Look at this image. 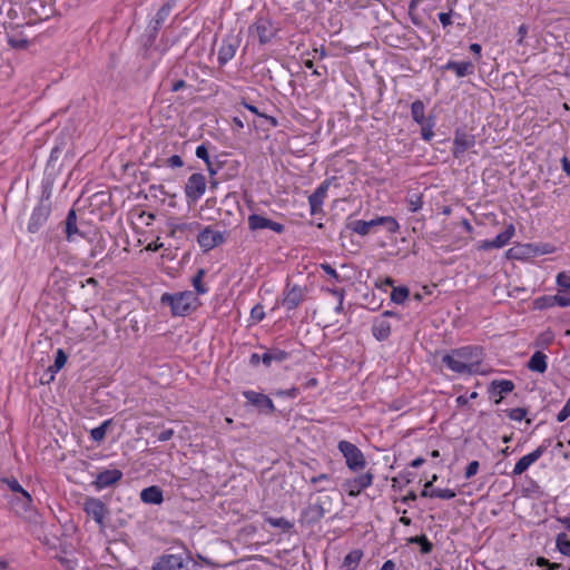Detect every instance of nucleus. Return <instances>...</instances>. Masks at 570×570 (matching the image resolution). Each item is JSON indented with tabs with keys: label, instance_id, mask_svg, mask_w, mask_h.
I'll return each mask as SVG.
<instances>
[{
	"label": "nucleus",
	"instance_id": "obj_1",
	"mask_svg": "<svg viewBox=\"0 0 570 570\" xmlns=\"http://www.w3.org/2000/svg\"><path fill=\"white\" fill-rule=\"evenodd\" d=\"M482 361V348L479 346H462L443 355L442 363L458 374H472Z\"/></svg>",
	"mask_w": 570,
	"mask_h": 570
},
{
	"label": "nucleus",
	"instance_id": "obj_2",
	"mask_svg": "<svg viewBox=\"0 0 570 570\" xmlns=\"http://www.w3.org/2000/svg\"><path fill=\"white\" fill-rule=\"evenodd\" d=\"M163 305L170 307L173 316H186L198 307V297L191 291L169 294L164 293L160 297Z\"/></svg>",
	"mask_w": 570,
	"mask_h": 570
},
{
	"label": "nucleus",
	"instance_id": "obj_3",
	"mask_svg": "<svg viewBox=\"0 0 570 570\" xmlns=\"http://www.w3.org/2000/svg\"><path fill=\"white\" fill-rule=\"evenodd\" d=\"M337 449L344 456L348 470L356 473L365 469L367 464L366 459L355 444L342 440L338 442Z\"/></svg>",
	"mask_w": 570,
	"mask_h": 570
},
{
	"label": "nucleus",
	"instance_id": "obj_4",
	"mask_svg": "<svg viewBox=\"0 0 570 570\" xmlns=\"http://www.w3.org/2000/svg\"><path fill=\"white\" fill-rule=\"evenodd\" d=\"M277 27L266 17H258L248 28V35L257 38L259 45L269 43L277 35Z\"/></svg>",
	"mask_w": 570,
	"mask_h": 570
},
{
	"label": "nucleus",
	"instance_id": "obj_5",
	"mask_svg": "<svg viewBox=\"0 0 570 570\" xmlns=\"http://www.w3.org/2000/svg\"><path fill=\"white\" fill-rule=\"evenodd\" d=\"M332 499L327 494L316 498L304 511L303 518L308 524L318 522L324 515L331 511Z\"/></svg>",
	"mask_w": 570,
	"mask_h": 570
},
{
	"label": "nucleus",
	"instance_id": "obj_6",
	"mask_svg": "<svg viewBox=\"0 0 570 570\" xmlns=\"http://www.w3.org/2000/svg\"><path fill=\"white\" fill-rule=\"evenodd\" d=\"M189 562L188 556L164 553L155 560L151 570H189Z\"/></svg>",
	"mask_w": 570,
	"mask_h": 570
},
{
	"label": "nucleus",
	"instance_id": "obj_7",
	"mask_svg": "<svg viewBox=\"0 0 570 570\" xmlns=\"http://www.w3.org/2000/svg\"><path fill=\"white\" fill-rule=\"evenodd\" d=\"M51 214V204L49 197H42L39 204L33 208L27 229L29 233H37L48 220Z\"/></svg>",
	"mask_w": 570,
	"mask_h": 570
},
{
	"label": "nucleus",
	"instance_id": "obj_8",
	"mask_svg": "<svg viewBox=\"0 0 570 570\" xmlns=\"http://www.w3.org/2000/svg\"><path fill=\"white\" fill-rule=\"evenodd\" d=\"M226 232H220L212 226L205 227L197 237V242L204 252H209L216 246L225 243Z\"/></svg>",
	"mask_w": 570,
	"mask_h": 570
},
{
	"label": "nucleus",
	"instance_id": "obj_9",
	"mask_svg": "<svg viewBox=\"0 0 570 570\" xmlns=\"http://www.w3.org/2000/svg\"><path fill=\"white\" fill-rule=\"evenodd\" d=\"M85 512L90 515L100 528L105 527V519L109 513L107 505L98 498L88 497L83 502Z\"/></svg>",
	"mask_w": 570,
	"mask_h": 570
},
{
	"label": "nucleus",
	"instance_id": "obj_10",
	"mask_svg": "<svg viewBox=\"0 0 570 570\" xmlns=\"http://www.w3.org/2000/svg\"><path fill=\"white\" fill-rule=\"evenodd\" d=\"M206 190V178L203 174L195 173L189 176L185 185V195L188 200L197 202Z\"/></svg>",
	"mask_w": 570,
	"mask_h": 570
},
{
	"label": "nucleus",
	"instance_id": "obj_11",
	"mask_svg": "<svg viewBox=\"0 0 570 570\" xmlns=\"http://www.w3.org/2000/svg\"><path fill=\"white\" fill-rule=\"evenodd\" d=\"M373 479V473L365 472L357 476L346 479L343 483V489L350 497H357L363 490L372 485Z\"/></svg>",
	"mask_w": 570,
	"mask_h": 570
},
{
	"label": "nucleus",
	"instance_id": "obj_12",
	"mask_svg": "<svg viewBox=\"0 0 570 570\" xmlns=\"http://www.w3.org/2000/svg\"><path fill=\"white\" fill-rule=\"evenodd\" d=\"M239 43L240 39L238 35L229 33L223 39L217 57L219 65L223 66L235 57Z\"/></svg>",
	"mask_w": 570,
	"mask_h": 570
},
{
	"label": "nucleus",
	"instance_id": "obj_13",
	"mask_svg": "<svg viewBox=\"0 0 570 570\" xmlns=\"http://www.w3.org/2000/svg\"><path fill=\"white\" fill-rule=\"evenodd\" d=\"M247 223H248V228L250 230H259V229L268 228L277 234H282L285 229L283 224L274 222L272 219H268L258 214L249 215L247 218Z\"/></svg>",
	"mask_w": 570,
	"mask_h": 570
},
{
	"label": "nucleus",
	"instance_id": "obj_14",
	"mask_svg": "<svg viewBox=\"0 0 570 570\" xmlns=\"http://www.w3.org/2000/svg\"><path fill=\"white\" fill-rule=\"evenodd\" d=\"M170 12H171V4L167 2L159 8L155 18L150 21L148 29H147L149 45H151L154 42L159 29L161 28L164 22L167 20Z\"/></svg>",
	"mask_w": 570,
	"mask_h": 570
},
{
	"label": "nucleus",
	"instance_id": "obj_15",
	"mask_svg": "<svg viewBox=\"0 0 570 570\" xmlns=\"http://www.w3.org/2000/svg\"><path fill=\"white\" fill-rule=\"evenodd\" d=\"M306 288L299 285H287L284 291L283 305L287 309H295L305 299Z\"/></svg>",
	"mask_w": 570,
	"mask_h": 570
},
{
	"label": "nucleus",
	"instance_id": "obj_16",
	"mask_svg": "<svg viewBox=\"0 0 570 570\" xmlns=\"http://www.w3.org/2000/svg\"><path fill=\"white\" fill-rule=\"evenodd\" d=\"M475 145V137L464 131L456 130L453 140L452 154L455 158H460L468 149Z\"/></svg>",
	"mask_w": 570,
	"mask_h": 570
},
{
	"label": "nucleus",
	"instance_id": "obj_17",
	"mask_svg": "<svg viewBox=\"0 0 570 570\" xmlns=\"http://www.w3.org/2000/svg\"><path fill=\"white\" fill-rule=\"evenodd\" d=\"M243 395L248 403L256 406L259 411L266 413H273L275 411L273 401L265 394L255 391H244Z\"/></svg>",
	"mask_w": 570,
	"mask_h": 570
},
{
	"label": "nucleus",
	"instance_id": "obj_18",
	"mask_svg": "<svg viewBox=\"0 0 570 570\" xmlns=\"http://www.w3.org/2000/svg\"><path fill=\"white\" fill-rule=\"evenodd\" d=\"M122 479V472L118 469L105 470L97 474L92 485L96 490H102L112 487Z\"/></svg>",
	"mask_w": 570,
	"mask_h": 570
},
{
	"label": "nucleus",
	"instance_id": "obj_19",
	"mask_svg": "<svg viewBox=\"0 0 570 570\" xmlns=\"http://www.w3.org/2000/svg\"><path fill=\"white\" fill-rule=\"evenodd\" d=\"M331 185V180H324L316 190L308 197V203L311 207V213L313 215L322 212L324 199L326 198L328 188Z\"/></svg>",
	"mask_w": 570,
	"mask_h": 570
},
{
	"label": "nucleus",
	"instance_id": "obj_20",
	"mask_svg": "<svg viewBox=\"0 0 570 570\" xmlns=\"http://www.w3.org/2000/svg\"><path fill=\"white\" fill-rule=\"evenodd\" d=\"M68 356L62 348H58L56 352L55 362L50 365L40 381L41 383H50L53 381L56 373H58L67 363Z\"/></svg>",
	"mask_w": 570,
	"mask_h": 570
},
{
	"label": "nucleus",
	"instance_id": "obj_21",
	"mask_svg": "<svg viewBox=\"0 0 570 570\" xmlns=\"http://www.w3.org/2000/svg\"><path fill=\"white\" fill-rule=\"evenodd\" d=\"M381 222H382V219H379V217L375 219H371V220H362V219L348 220L346 223V228L361 235V236H365V235H368L374 227L380 226Z\"/></svg>",
	"mask_w": 570,
	"mask_h": 570
},
{
	"label": "nucleus",
	"instance_id": "obj_22",
	"mask_svg": "<svg viewBox=\"0 0 570 570\" xmlns=\"http://www.w3.org/2000/svg\"><path fill=\"white\" fill-rule=\"evenodd\" d=\"M514 383L509 380H494L491 382L489 393L492 397L498 396L494 401L497 404L501 402L505 394L512 392Z\"/></svg>",
	"mask_w": 570,
	"mask_h": 570
},
{
	"label": "nucleus",
	"instance_id": "obj_23",
	"mask_svg": "<svg viewBox=\"0 0 570 570\" xmlns=\"http://www.w3.org/2000/svg\"><path fill=\"white\" fill-rule=\"evenodd\" d=\"M514 235V226L510 224L503 232L498 234L495 238L491 240H485L482 244V248L491 249V248H502L505 246L512 236Z\"/></svg>",
	"mask_w": 570,
	"mask_h": 570
},
{
	"label": "nucleus",
	"instance_id": "obj_24",
	"mask_svg": "<svg viewBox=\"0 0 570 570\" xmlns=\"http://www.w3.org/2000/svg\"><path fill=\"white\" fill-rule=\"evenodd\" d=\"M542 456V450H534L531 453L522 456L514 465L512 475H521L525 472L531 464L537 462Z\"/></svg>",
	"mask_w": 570,
	"mask_h": 570
},
{
	"label": "nucleus",
	"instance_id": "obj_25",
	"mask_svg": "<svg viewBox=\"0 0 570 570\" xmlns=\"http://www.w3.org/2000/svg\"><path fill=\"white\" fill-rule=\"evenodd\" d=\"M140 500L147 504H160L164 501L163 490L151 485L140 492Z\"/></svg>",
	"mask_w": 570,
	"mask_h": 570
},
{
	"label": "nucleus",
	"instance_id": "obj_26",
	"mask_svg": "<svg viewBox=\"0 0 570 570\" xmlns=\"http://www.w3.org/2000/svg\"><path fill=\"white\" fill-rule=\"evenodd\" d=\"M444 68L454 71L460 78L472 75L474 71V65L471 61L450 60Z\"/></svg>",
	"mask_w": 570,
	"mask_h": 570
},
{
	"label": "nucleus",
	"instance_id": "obj_27",
	"mask_svg": "<svg viewBox=\"0 0 570 570\" xmlns=\"http://www.w3.org/2000/svg\"><path fill=\"white\" fill-rule=\"evenodd\" d=\"M289 357L286 351L279 348H271L262 355V362L265 366H271L273 362L282 363Z\"/></svg>",
	"mask_w": 570,
	"mask_h": 570
},
{
	"label": "nucleus",
	"instance_id": "obj_28",
	"mask_svg": "<svg viewBox=\"0 0 570 570\" xmlns=\"http://www.w3.org/2000/svg\"><path fill=\"white\" fill-rule=\"evenodd\" d=\"M547 367V355L541 351L534 352L528 362V368L532 372L544 373Z\"/></svg>",
	"mask_w": 570,
	"mask_h": 570
},
{
	"label": "nucleus",
	"instance_id": "obj_29",
	"mask_svg": "<svg viewBox=\"0 0 570 570\" xmlns=\"http://www.w3.org/2000/svg\"><path fill=\"white\" fill-rule=\"evenodd\" d=\"M372 333L379 341L386 340L391 334V325L385 318H377L372 325Z\"/></svg>",
	"mask_w": 570,
	"mask_h": 570
},
{
	"label": "nucleus",
	"instance_id": "obj_30",
	"mask_svg": "<svg viewBox=\"0 0 570 570\" xmlns=\"http://www.w3.org/2000/svg\"><path fill=\"white\" fill-rule=\"evenodd\" d=\"M65 232L68 242H72L75 235L82 236V233H80V230L77 227V214L75 209H70L67 215Z\"/></svg>",
	"mask_w": 570,
	"mask_h": 570
},
{
	"label": "nucleus",
	"instance_id": "obj_31",
	"mask_svg": "<svg viewBox=\"0 0 570 570\" xmlns=\"http://www.w3.org/2000/svg\"><path fill=\"white\" fill-rule=\"evenodd\" d=\"M363 558V551L360 549L352 550L348 552L343 561L345 570H355Z\"/></svg>",
	"mask_w": 570,
	"mask_h": 570
},
{
	"label": "nucleus",
	"instance_id": "obj_32",
	"mask_svg": "<svg viewBox=\"0 0 570 570\" xmlns=\"http://www.w3.org/2000/svg\"><path fill=\"white\" fill-rule=\"evenodd\" d=\"M3 483H6L7 487L16 494L23 495L24 504H29L32 502L31 495L20 485L17 479H3Z\"/></svg>",
	"mask_w": 570,
	"mask_h": 570
},
{
	"label": "nucleus",
	"instance_id": "obj_33",
	"mask_svg": "<svg viewBox=\"0 0 570 570\" xmlns=\"http://www.w3.org/2000/svg\"><path fill=\"white\" fill-rule=\"evenodd\" d=\"M424 111H425V106L421 100H415L412 102L411 115L415 122L420 124V122H424L425 120H428V118H425V116H424Z\"/></svg>",
	"mask_w": 570,
	"mask_h": 570
},
{
	"label": "nucleus",
	"instance_id": "obj_34",
	"mask_svg": "<svg viewBox=\"0 0 570 570\" xmlns=\"http://www.w3.org/2000/svg\"><path fill=\"white\" fill-rule=\"evenodd\" d=\"M111 424V420H106L99 426L90 431V438L95 442H101L106 438L107 429Z\"/></svg>",
	"mask_w": 570,
	"mask_h": 570
},
{
	"label": "nucleus",
	"instance_id": "obj_35",
	"mask_svg": "<svg viewBox=\"0 0 570 570\" xmlns=\"http://www.w3.org/2000/svg\"><path fill=\"white\" fill-rule=\"evenodd\" d=\"M410 543H417L420 544L421 547V552L423 554H429L432 552L433 550V544L432 542L426 538V535L422 534V535H417V537H412L410 540H409Z\"/></svg>",
	"mask_w": 570,
	"mask_h": 570
},
{
	"label": "nucleus",
	"instance_id": "obj_36",
	"mask_svg": "<svg viewBox=\"0 0 570 570\" xmlns=\"http://www.w3.org/2000/svg\"><path fill=\"white\" fill-rule=\"evenodd\" d=\"M205 276V269L200 268L197 271V273L193 276L191 283L197 294H205L207 293V287L203 283V278Z\"/></svg>",
	"mask_w": 570,
	"mask_h": 570
},
{
	"label": "nucleus",
	"instance_id": "obj_37",
	"mask_svg": "<svg viewBox=\"0 0 570 570\" xmlns=\"http://www.w3.org/2000/svg\"><path fill=\"white\" fill-rule=\"evenodd\" d=\"M421 126V136L425 141H430L433 136V127H434V120L432 117H429L428 120L424 122L419 124Z\"/></svg>",
	"mask_w": 570,
	"mask_h": 570
},
{
	"label": "nucleus",
	"instance_id": "obj_38",
	"mask_svg": "<svg viewBox=\"0 0 570 570\" xmlns=\"http://www.w3.org/2000/svg\"><path fill=\"white\" fill-rule=\"evenodd\" d=\"M557 549L564 556L570 557V539L566 533H559L556 540Z\"/></svg>",
	"mask_w": 570,
	"mask_h": 570
},
{
	"label": "nucleus",
	"instance_id": "obj_39",
	"mask_svg": "<svg viewBox=\"0 0 570 570\" xmlns=\"http://www.w3.org/2000/svg\"><path fill=\"white\" fill-rule=\"evenodd\" d=\"M410 292L406 287H394L391 293V299L396 304H401L407 298Z\"/></svg>",
	"mask_w": 570,
	"mask_h": 570
},
{
	"label": "nucleus",
	"instance_id": "obj_40",
	"mask_svg": "<svg viewBox=\"0 0 570 570\" xmlns=\"http://www.w3.org/2000/svg\"><path fill=\"white\" fill-rule=\"evenodd\" d=\"M10 503L17 513L27 512L31 509L32 505V502L29 504H24L23 495L20 494H17L16 499H12Z\"/></svg>",
	"mask_w": 570,
	"mask_h": 570
},
{
	"label": "nucleus",
	"instance_id": "obj_41",
	"mask_svg": "<svg viewBox=\"0 0 570 570\" xmlns=\"http://www.w3.org/2000/svg\"><path fill=\"white\" fill-rule=\"evenodd\" d=\"M429 494L430 498H439L443 500H450L456 495V493L451 489H432Z\"/></svg>",
	"mask_w": 570,
	"mask_h": 570
},
{
	"label": "nucleus",
	"instance_id": "obj_42",
	"mask_svg": "<svg viewBox=\"0 0 570 570\" xmlns=\"http://www.w3.org/2000/svg\"><path fill=\"white\" fill-rule=\"evenodd\" d=\"M199 227V224L198 223H179V224H175L173 225V228H171V234H176V233H187V232H190L193 230V228H197Z\"/></svg>",
	"mask_w": 570,
	"mask_h": 570
},
{
	"label": "nucleus",
	"instance_id": "obj_43",
	"mask_svg": "<svg viewBox=\"0 0 570 570\" xmlns=\"http://www.w3.org/2000/svg\"><path fill=\"white\" fill-rule=\"evenodd\" d=\"M267 523H269L272 527L274 528H281L283 530H288L292 524L289 523L288 520H286L285 518H267L266 519Z\"/></svg>",
	"mask_w": 570,
	"mask_h": 570
},
{
	"label": "nucleus",
	"instance_id": "obj_44",
	"mask_svg": "<svg viewBox=\"0 0 570 570\" xmlns=\"http://www.w3.org/2000/svg\"><path fill=\"white\" fill-rule=\"evenodd\" d=\"M556 282L560 288H562L564 291H569L570 289V273H566V272L559 273L557 275Z\"/></svg>",
	"mask_w": 570,
	"mask_h": 570
},
{
	"label": "nucleus",
	"instance_id": "obj_45",
	"mask_svg": "<svg viewBox=\"0 0 570 570\" xmlns=\"http://www.w3.org/2000/svg\"><path fill=\"white\" fill-rule=\"evenodd\" d=\"M422 196L413 195L407 199V208L410 212L415 213L422 208Z\"/></svg>",
	"mask_w": 570,
	"mask_h": 570
},
{
	"label": "nucleus",
	"instance_id": "obj_46",
	"mask_svg": "<svg viewBox=\"0 0 570 570\" xmlns=\"http://www.w3.org/2000/svg\"><path fill=\"white\" fill-rule=\"evenodd\" d=\"M507 415L509 419L513 421H521L527 415V410L523 407H515L507 410Z\"/></svg>",
	"mask_w": 570,
	"mask_h": 570
},
{
	"label": "nucleus",
	"instance_id": "obj_47",
	"mask_svg": "<svg viewBox=\"0 0 570 570\" xmlns=\"http://www.w3.org/2000/svg\"><path fill=\"white\" fill-rule=\"evenodd\" d=\"M379 219H382V222L380 223V226L386 225L387 230L391 233H395L400 227L399 223L393 217L385 216V217H379Z\"/></svg>",
	"mask_w": 570,
	"mask_h": 570
},
{
	"label": "nucleus",
	"instance_id": "obj_48",
	"mask_svg": "<svg viewBox=\"0 0 570 570\" xmlns=\"http://www.w3.org/2000/svg\"><path fill=\"white\" fill-rule=\"evenodd\" d=\"M265 317L264 307L261 304L255 305L250 311V318L258 323Z\"/></svg>",
	"mask_w": 570,
	"mask_h": 570
},
{
	"label": "nucleus",
	"instance_id": "obj_49",
	"mask_svg": "<svg viewBox=\"0 0 570 570\" xmlns=\"http://www.w3.org/2000/svg\"><path fill=\"white\" fill-rule=\"evenodd\" d=\"M321 268L330 275L335 282L340 283L342 281L341 276L337 272L327 263L321 264Z\"/></svg>",
	"mask_w": 570,
	"mask_h": 570
},
{
	"label": "nucleus",
	"instance_id": "obj_50",
	"mask_svg": "<svg viewBox=\"0 0 570 570\" xmlns=\"http://www.w3.org/2000/svg\"><path fill=\"white\" fill-rule=\"evenodd\" d=\"M479 468L480 464L478 461L470 462L464 473L465 479H471L472 476H474L478 473Z\"/></svg>",
	"mask_w": 570,
	"mask_h": 570
},
{
	"label": "nucleus",
	"instance_id": "obj_51",
	"mask_svg": "<svg viewBox=\"0 0 570 570\" xmlns=\"http://www.w3.org/2000/svg\"><path fill=\"white\" fill-rule=\"evenodd\" d=\"M196 156L199 159H203L205 163H209V160H210L208 149H207V147L205 145H199L196 148Z\"/></svg>",
	"mask_w": 570,
	"mask_h": 570
},
{
	"label": "nucleus",
	"instance_id": "obj_52",
	"mask_svg": "<svg viewBox=\"0 0 570 570\" xmlns=\"http://www.w3.org/2000/svg\"><path fill=\"white\" fill-rule=\"evenodd\" d=\"M8 43L14 49H24L28 47V40L26 39H16L10 37L8 39Z\"/></svg>",
	"mask_w": 570,
	"mask_h": 570
},
{
	"label": "nucleus",
	"instance_id": "obj_53",
	"mask_svg": "<svg viewBox=\"0 0 570 570\" xmlns=\"http://www.w3.org/2000/svg\"><path fill=\"white\" fill-rule=\"evenodd\" d=\"M274 395L276 396H287V397H296L298 395V389L297 387H291L288 390H278L274 392Z\"/></svg>",
	"mask_w": 570,
	"mask_h": 570
},
{
	"label": "nucleus",
	"instance_id": "obj_54",
	"mask_svg": "<svg viewBox=\"0 0 570 570\" xmlns=\"http://www.w3.org/2000/svg\"><path fill=\"white\" fill-rule=\"evenodd\" d=\"M570 416V399L567 401L562 410L557 415L558 422H563Z\"/></svg>",
	"mask_w": 570,
	"mask_h": 570
},
{
	"label": "nucleus",
	"instance_id": "obj_55",
	"mask_svg": "<svg viewBox=\"0 0 570 570\" xmlns=\"http://www.w3.org/2000/svg\"><path fill=\"white\" fill-rule=\"evenodd\" d=\"M553 299L561 307L570 306V294H557Z\"/></svg>",
	"mask_w": 570,
	"mask_h": 570
},
{
	"label": "nucleus",
	"instance_id": "obj_56",
	"mask_svg": "<svg viewBox=\"0 0 570 570\" xmlns=\"http://www.w3.org/2000/svg\"><path fill=\"white\" fill-rule=\"evenodd\" d=\"M104 250H105V245H104V243H102V239H101V238H99V239L97 240V244H96V245L91 248V250H90V257H91V258H96V257H98L99 255H101V254L104 253Z\"/></svg>",
	"mask_w": 570,
	"mask_h": 570
},
{
	"label": "nucleus",
	"instance_id": "obj_57",
	"mask_svg": "<svg viewBox=\"0 0 570 570\" xmlns=\"http://www.w3.org/2000/svg\"><path fill=\"white\" fill-rule=\"evenodd\" d=\"M166 164L173 168H179L184 165V161L179 155H174L166 160Z\"/></svg>",
	"mask_w": 570,
	"mask_h": 570
},
{
	"label": "nucleus",
	"instance_id": "obj_58",
	"mask_svg": "<svg viewBox=\"0 0 570 570\" xmlns=\"http://www.w3.org/2000/svg\"><path fill=\"white\" fill-rule=\"evenodd\" d=\"M324 291H326L327 293L332 294L333 296H335L337 298V301H341V303L344 302V297H345V291L343 288H325Z\"/></svg>",
	"mask_w": 570,
	"mask_h": 570
},
{
	"label": "nucleus",
	"instance_id": "obj_59",
	"mask_svg": "<svg viewBox=\"0 0 570 570\" xmlns=\"http://www.w3.org/2000/svg\"><path fill=\"white\" fill-rule=\"evenodd\" d=\"M331 481V475L326 473H322L315 476H312L309 482L314 485L318 484L320 482H328Z\"/></svg>",
	"mask_w": 570,
	"mask_h": 570
},
{
	"label": "nucleus",
	"instance_id": "obj_60",
	"mask_svg": "<svg viewBox=\"0 0 570 570\" xmlns=\"http://www.w3.org/2000/svg\"><path fill=\"white\" fill-rule=\"evenodd\" d=\"M439 20L444 28L451 26L452 24L451 12H440Z\"/></svg>",
	"mask_w": 570,
	"mask_h": 570
},
{
	"label": "nucleus",
	"instance_id": "obj_61",
	"mask_svg": "<svg viewBox=\"0 0 570 570\" xmlns=\"http://www.w3.org/2000/svg\"><path fill=\"white\" fill-rule=\"evenodd\" d=\"M174 433L175 432H174L173 429L164 430L163 432H160L158 434V441L166 442V441L170 440L174 436Z\"/></svg>",
	"mask_w": 570,
	"mask_h": 570
},
{
	"label": "nucleus",
	"instance_id": "obj_62",
	"mask_svg": "<svg viewBox=\"0 0 570 570\" xmlns=\"http://www.w3.org/2000/svg\"><path fill=\"white\" fill-rule=\"evenodd\" d=\"M185 87H186L185 80L179 79L173 83L171 91L176 92V91L184 89Z\"/></svg>",
	"mask_w": 570,
	"mask_h": 570
},
{
	"label": "nucleus",
	"instance_id": "obj_63",
	"mask_svg": "<svg viewBox=\"0 0 570 570\" xmlns=\"http://www.w3.org/2000/svg\"><path fill=\"white\" fill-rule=\"evenodd\" d=\"M318 384L317 380L315 377H309L307 379L303 384L302 386L304 389H313L315 387L316 385Z\"/></svg>",
	"mask_w": 570,
	"mask_h": 570
},
{
	"label": "nucleus",
	"instance_id": "obj_64",
	"mask_svg": "<svg viewBox=\"0 0 570 570\" xmlns=\"http://www.w3.org/2000/svg\"><path fill=\"white\" fill-rule=\"evenodd\" d=\"M561 166H562V169L563 171L570 176V160L567 158V157H563L561 159Z\"/></svg>",
	"mask_w": 570,
	"mask_h": 570
}]
</instances>
